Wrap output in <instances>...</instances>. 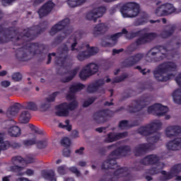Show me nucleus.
Instances as JSON below:
<instances>
[{"label":"nucleus","instance_id":"f257e3e1","mask_svg":"<svg viewBox=\"0 0 181 181\" xmlns=\"http://www.w3.org/2000/svg\"><path fill=\"white\" fill-rule=\"evenodd\" d=\"M86 86L83 83H74L69 88L66 99L71 101L69 103H64L57 106L55 112L57 117H69L70 111H74L78 107V102L76 100V93L81 91Z\"/></svg>","mask_w":181,"mask_h":181},{"label":"nucleus","instance_id":"f03ea898","mask_svg":"<svg viewBox=\"0 0 181 181\" xmlns=\"http://www.w3.org/2000/svg\"><path fill=\"white\" fill-rule=\"evenodd\" d=\"M78 39H81V34L80 33H74L69 39L68 43L71 45V50L74 52V50H81L77 56L76 59L78 62H84V60H87V59H90L91 56H95L98 53V48L95 47H90L88 44L83 45L79 48H76L77 47V40Z\"/></svg>","mask_w":181,"mask_h":181},{"label":"nucleus","instance_id":"7ed1b4c3","mask_svg":"<svg viewBox=\"0 0 181 181\" xmlns=\"http://www.w3.org/2000/svg\"><path fill=\"white\" fill-rule=\"evenodd\" d=\"M175 71H177V64L167 62L159 64L153 71V75L157 81H168L174 78Z\"/></svg>","mask_w":181,"mask_h":181},{"label":"nucleus","instance_id":"20e7f679","mask_svg":"<svg viewBox=\"0 0 181 181\" xmlns=\"http://www.w3.org/2000/svg\"><path fill=\"white\" fill-rule=\"evenodd\" d=\"M180 42H168L164 46H158L151 48L147 53V57H152L156 62H160L166 57L168 52H176L180 47Z\"/></svg>","mask_w":181,"mask_h":181},{"label":"nucleus","instance_id":"39448f33","mask_svg":"<svg viewBox=\"0 0 181 181\" xmlns=\"http://www.w3.org/2000/svg\"><path fill=\"white\" fill-rule=\"evenodd\" d=\"M45 49L46 47L43 45L27 42L24 47L16 51V57L21 62H25L28 60L30 53H33V54H40V53L45 52Z\"/></svg>","mask_w":181,"mask_h":181},{"label":"nucleus","instance_id":"423d86ee","mask_svg":"<svg viewBox=\"0 0 181 181\" xmlns=\"http://www.w3.org/2000/svg\"><path fill=\"white\" fill-rule=\"evenodd\" d=\"M160 158L156 154L148 155L141 160V165H156L155 167L151 168L150 170L146 171L147 175L153 176L160 173V171L165 165L162 163H159Z\"/></svg>","mask_w":181,"mask_h":181},{"label":"nucleus","instance_id":"0eeeda50","mask_svg":"<svg viewBox=\"0 0 181 181\" xmlns=\"http://www.w3.org/2000/svg\"><path fill=\"white\" fill-rule=\"evenodd\" d=\"M127 39H134V37H139L136 40V46H141V45H145L148 42H152L154 39L158 37V34L156 33H147L146 30H141L140 31L126 33Z\"/></svg>","mask_w":181,"mask_h":181},{"label":"nucleus","instance_id":"6e6552de","mask_svg":"<svg viewBox=\"0 0 181 181\" xmlns=\"http://www.w3.org/2000/svg\"><path fill=\"white\" fill-rule=\"evenodd\" d=\"M48 23L45 21L42 23H40V25H36L32 28H28L24 30L23 32L16 37L17 40H30L32 39V35H39L41 32H43L45 29L47 28Z\"/></svg>","mask_w":181,"mask_h":181},{"label":"nucleus","instance_id":"1a4fd4ad","mask_svg":"<svg viewBox=\"0 0 181 181\" xmlns=\"http://www.w3.org/2000/svg\"><path fill=\"white\" fill-rule=\"evenodd\" d=\"M160 139V135L157 134L155 136L150 137L147 139L148 144H141L137 145L134 148V153L136 156H141L144 153H146L148 151L153 149V144H156Z\"/></svg>","mask_w":181,"mask_h":181},{"label":"nucleus","instance_id":"9d476101","mask_svg":"<svg viewBox=\"0 0 181 181\" xmlns=\"http://www.w3.org/2000/svg\"><path fill=\"white\" fill-rule=\"evenodd\" d=\"M160 139V135L157 134L155 136L150 137L147 139L148 144H141L137 145L134 148V153L136 156H141L144 153H146L148 151L153 149V144H156Z\"/></svg>","mask_w":181,"mask_h":181},{"label":"nucleus","instance_id":"9b49d317","mask_svg":"<svg viewBox=\"0 0 181 181\" xmlns=\"http://www.w3.org/2000/svg\"><path fill=\"white\" fill-rule=\"evenodd\" d=\"M69 55V47L66 45H63L61 48L59 49L57 54L56 53H51L48 55V61L47 64H50L52 62V56L55 58V63L59 66H63L64 61L67 59Z\"/></svg>","mask_w":181,"mask_h":181},{"label":"nucleus","instance_id":"f8f14e48","mask_svg":"<svg viewBox=\"0 0 181 181\" xmlns=\"http://www.w3.org/2000/svg\"><path fill=\"white\" fill-rule=\"evenodd\" d=\"M162 127V122L160 120H154L153 122L147 124L144 126H141L138 129L137 132L143 136H148L152 135L154 132H156L158 129Z\"/></svg>","mask_w":181,"mask_h":181},{"label":"nucleus","instance_id":"ddd939ff","mask_svg":"<svg viewBox=\"0 0 181 181\" xmlns=\"http://www.w3.org/2000/svg\"><path fill=\"white\" fill-rule=\"evenodd\" d=\"M139 13V4L134 2L127 3L122 8L123 18H135Z\"/></svg>","mask_w":181,"mask_h":181},{"label":"nucleus","instance_id":"4468645a","mask_svg":"<svg viewBox=\"0 0 181 181\" xmlns=\"http://www.w3.org/2000/svg\"><path fill=\"white\" fill-rule=\"evenodd\" d=\"M151 101H152V97L151 96H146L140 100H135L132 103L131 105H129L127 111H129V112L133 113L139 112V111H141L142 108L148 105V104H149Z\"/></svg>","mask_w":181,"mask_h":181},{"label":"nucleus","instance_id":"2eb2a0df","mask_svg":"<svg viewBox=\"0 0 181 181\" xmlns=\"http://www.w3.org/2000/svg\"><path fill=\"white\" fill-rule=\"evenodd\" d=\"M106 11L107 8L104 6L94 8L86 13V19H87V21H93L95 23L97 22V19L103 18V16L105 13Z\"/></svg>","mask_w":181,"mask_h":181},{"label":"nucleus","instance_id":"dca6fc26","mask_svg":"<svg viewBox=\"0 0 181 181\" xmlns=\"http://www.w3.org/2000/svg\"><path fill=\"white\" fill-rule=\"evenodd\" d=\"M169 111L168 107L162 105L160 103H156L148 107V112L153 114L157 117H163Z\"/></svg>","mask_w":181,"mask_h":181},{"label":"nucleus","instance_id":"f3484780","mask_svg":"<svg viewBox=\"0 0 181 181\" xmlns=\"http://www.w3.org/2000/svg\"><path fill=\"white\" fill-rule=\"evenodd\" d=\"M145 55L142 53H137L127 58L122 63L124 67H133L135 64H138Z\"/></svg>","mask_w":181,"mask_h":181},{"label":"nucleus","instance_id":"a211bd4d","mask_svg":"<svg viewBox=\"0 0 181 181\" xmlns=\"http://www.w3.org/2000/svg\"><path fill=\"white\" fill-rule=\"evenodd\" d=\"M127 33H128V30L124 28L122 30V33H117L106 39V40H112V42L103 40L101 42V45L103 46V47H113V46H115V45L117 44V40H118V37H121V36H122V34H127Z\"/></svg>","mask_w":181,"mask_h":181},{"label":"nucleus","instance_id":"6ab92c4d","mask_svg":"<svg viewBox=\"0 0 181 181\" xmlns=\"http://www.w3.org/2000/svg\"><path fill=\"white\" fill-rule=\"evenodd\" d=\"M164 132L166 138L172 139L175 136L181 135V127L179 125H169L165 129Z\"/></svg>","mask_w":181,"mask_h":181},{"label":"nucleus","instance_id":"aec40b11","mask_svg":"<svg viewBox=\"0 0 181 181\" xmlns=\"http://www.w3.org/2000/svg\"><path fill=\"white\" fill-rule=\"evenodd\" d=\"M6 125L10 127L8 129V134L10 136H13L14 138H17V136H21V128L19 127L16 126V122L13 119L8 120L6 122Z\"/></svg>","mask_w":181,"mask_h":181},{"label":"nucleus","instance_id":"412c9836","mask_svg":"<svg viewBox=\"0 0 181 181\" xmlns=\"http://www.w3.org/2000/svg\"><path fill=\"white\" fill-rule=\"evenodd\" d=\"M69 25H70V19L66 18L62 20L52 26L49 31V35H51V36H54L56 33H58V32H60V30H63V29H64L66 26H69Z\"/></svg>","mask_w":181,"mask_h":181},{"label":"nucleus","instance_id":"4be33fe9","mask_svg":"<svg viewBox=\"0 0 181 181\" xmlns=\"http://www.w3.org/2000/svg\"><path fill=\"white\" fill-rule=\"evenodd\" d=\"M60 94V92H54L52 95H50L48 98H47L45 100H43L40 105V110L42 111H47L50 107H52L51 103L54 101L56 97Z\"/></svg>","mask_w":181,"mask_h":181},{"label":"nucleus","instance_id":"5701e85b","mask_svg":"<svg viewBox=\"0 0 181 181\" xmlns=\"http://www.w3.org/2000/svg\"><path fill=\"white\" fill-rule=\"evenodd\" d=\"M127 136H128V132H127L122 133L110 132L105 139V142H107V144H111L112 142H115L116 141H118L119 139L127 138Z\"/></svg>","mask_w":181,"mask_h":181},{"label":"nucleus","instance_id":"b1692460","mask_svg":"<svg viewBox=\"0 0 181 181\" xmlns=\"http://www.w3.org/2000/svg\"><path fill=\"white\" fill-rule=\"evenodd\" d=\"M108 31V25L105 23H100L95 25L92 30V35L97 37L100 35H104L105 32Z\"/></svg>","mask_w":181,"mask_h":181},{"label":"nucleus","instance_id":"393cba45","mask_svg":"<svg viewBox=\"0 0 181 181\" xmlns=\"http://www.w3.org/2000/svg\"><path fill=\"white\" fill-rule=\"evenodd\" d=\"M166 148L168 151H180L181 149V137H176L169 141L166 144Z\"/></svg>","mask_w":181,"mask_h":181},{"label":"nucleus","instance_id":"a878e982","mask_svg":"<svg viewBox=\"0 0 181 181\" xmlns=\"http://www.w3.org/2000/svg\"><path fill=\"white\" fill-rule=\"evenodd\" d=\"M54 8V4L52 1H48L43 5L38 11V15L40 18H43L52 12V9Z\"/></svg>","mask_w":181,"mask_h":181},{"label":"nucleus","instance_id":"bb28decb","mask_svg":"<svg viewBox=\"0 0 181 181\" xmlns=\"http://www.w3.org/2000/svg\"><path fill=\"white\" fill-rule=\"evenodd\" d=\"M103 84H105L104 79H98L95 82H93L88 86L87 92L89 93V94L97 93L100 87H102Z\"/></svg>","mask_w":181,"mask_h":181},{"label":"nucleus","instance_id":"cd10ccee","mask_svg":"<svg viewBox=\"0 0 181 181\" xmlns=\"http://www.w3.org/2000/svg\"><path fill=\"white\" fill-rule=\"evenodd\" d=\"M21 108L22 105L18 103H15L7 110L6 117H8V118H13V117H16Z\"/></svg>","mask_w":181,"mask_h":181},{"label":"nucleus","instance_id":"c85d7f7f","mask_svg":"<svg viewBox=\"0 0 181 181\" xmlns=\"http://www.w3.org/2000/svg\"><path fill=\"white\" fill-rule=\"evenodd\" d=\"M175 25H168L165 29L161 32L160 36L163 39H168V37L172 36L175 33Z\"/></svg>","mask_w":181,"mask_h":181},{"label":"nucleus","instance_id":"c756f323","mask_svg":"<svg viewBox=\"0 0 181 181\" xmlns=\"http://www.w3.org/2000/svg\"><path fill=\"white\" fill-rule=\"evenodd\" d=\"M19 121L21 124H28V122L30 121V113L29 111L24 110L21 112L19 117Z\"/></svg>","mask_w":181,"mask_h":181},{"label":"nucleus","instance_id":"7c9ffc66","mask_svg":"<svg viewBox=\"0 0 181 181\" xmlns=\"http://www.w3.org/2000/svg\"><path fill=\"white\" fill-rule=\"evenodd\" d=\"M105 117H107V112L105 110H102L93 115V119L95 122L100 124L104 121V118H105Z\"/></svg>","mask_w":181,"mask_h":181},{"label":"nucleus","instance_id":"2f4dec72","mask_svg":"<svg viewBox=\"0 0 181 181\" xmlns=\"http://www.w3.org/2000/svg\"><path fill=\"white\" fill-rule=\"evenodd\" d=\"M80 70V66H76L75 67L74 69H72L70 72H69V76L66 77V78H63L62 79V83H69V81H71V80L73 78H74V77H76V76L77 75V73H78Z\"/></svg>","mask_w":181,"mask_h":181},{"label":"nucleus","instance_id":"473e14b6","mask_svg":"<svg viewBox=\"0 0 181 181\" xmlns=\"http://www.w3.org/2000/svg\"><path fill=\"white\" fill-rule=\"evenodd\" d=\"M148 14L144 13L141 18H137L134 22V26H141L142 25H145V23H148Z\"/></svg>","mask_w":181,"mask_h":181},{"label":"nucleus","instance_id":"72a5a7b5","mask_svg":"<svg viewBox=\"0 0 181 181\" xmlns=\"http://www.w3.org/2000/svg\"><path fill=\"white\" fill-rule=\"evenodd\" d=\"M148 14L144 13L141 18H137L134 22V26H141L142 25H145V23H148Z\"/></svg>","mask_w":181,"mask_h":181},{"label":"nucleus","instance_id":"f704fd0d","mask_svg":"<svg viewBox=\"0 0 181 181\" xmlns=\"http://www.w3.org/2000/svg\"><path fill=\"white\" fill-rule=\"evenodd\" d=\"M162 176L159 177L160 181H167L170 180V179H173L175 177V175H173V173L170 170V172H166L165 170L161 171Z\"/></svg>","mask_w":181,"mask_h":181},{"label":"nucleus","instance_id":"c9c22d12","mask_svg":"<svg viewBox=\"0 0 181 181\" xmlns=\"http://www.w3.org/2000/svg\"><path fill=\"white\" fill-rule=\"evenodd\" d=\"M90 76L93 75L91 74L88 68H87V66L86 65L80 71L79 77L81 80H86V78H88V77H90Z\"/></svg>","mask_w":181,"mask_h":181},{"label":"nucleus","instance_id":"e433bc0d","mask_svg":"<svg viewBox=\"0 0 181 181\" xmlns=\"http://www.w3.org/2000/svg\"><path fill=\"white\" fill-rule=\"evenodd\" d=\"M86 68L89 70V72H90V74L92 76H94L96 73H98V69H100V66L98 64L92 62L89 63L86 65Z\"/></svg>","mask_w":181,"mask_h":181},{"label":"nucleus","instance_id":"4c0bfd02","mask_svg":"<svg viewBox=\"0 0 181 181\" xmlns=\"http://www.w3.org/2000/svg\"><path fill=\"white\" fill-rule=\"evenodd\" d=\"M162 7L163 8L164 11H165V15L168 16V15H171L175 12V7L172 4L166 3L164 4H161Z\"/></svg>","mask_w":181,"mask_h":181},{"label":"nucleus","instance_id":"58836bf2","mask_svg":"<svg viewBox=\"0 0 181 181\" xmlns=\"http://www.w3.org/2000/svg\"><path fill=\"white\" fill-rule=\"evenodd\" d=\"M70 33H71V30H65L64 33V35L57 37L53 42L54 46H56V45H59V43H62V42L64 40L66 36H67V35H70Z\"/></svg>","mask_w":181,"mask_h":181},{"label":"nucleus","instance_id":"ea45409f","mask_svg":"<svg viewBox=\"0 0 181 181\" xmlns=\"http://www.w3.org/2000/svg\"><path fill=\"white\" fill-rule=\"evenodd\" d=\"M13 33H15V32L8 31L2 37H0V43H6V42H9L11 39H13V37H12Z\"/></svg>","mask_w":181,"mask_h":181},{"label":"nucleus","instance_id":"a19ab883","mask_svg":"<svg viewBox=\"0 0 181 181\" xmlns=\"http://www.w3.org/2000/svg\"><path fill=\"white\" fill-rule=\"evenodd\" d=\"M173 98L176 104H181V88L177 89L173 93Z\"/></svg>","mask_w":181,"mask_h":181},{"label":"nucleus","instance_id":"79ce46f5","mask_svg":"<svg viewBox=\"0 0 181 181\" xmlns=\"http://www.w3.org/2000/svg\"><path fill=\"white\" fill-rule=\"evenodd\" d=\"M25 167L21 165H13L11 167V170L12 172H15L16 173H18V176H23L25 173H22L23 170H24Z\"/></svg>","mask_w":181,"mask_h":181},{"label":"nucleus","instance_id":"37998d69","mask_svg":"<svg viewBox=\"0 0 181 181\" xmlns=\"http://www.w3.org/2000/svg\"><path fill=\"white\" fill-rule=\"evenodd\" d=\"M87 0H68V5L71 8H76V6H80L83 4L86 3Z\"/></svg>","mask_w":181,"mask_h":181},{"label":"nucleus","instance_id":"c03bdc74","mask_svg":"<svg viewBox=\"0 0 181 181\" xmlns=\"http://www.w3.org/2000/svg\"><path fill=\"white\" fill-rule=\"evenodd\" d=\"M166 11L164 10L163 7L162 5L160 6H158L155 11L154 13L156 15V16L162 17V16H166Z\"/></svg>","mask_w":181,"mask_h":181},{"label":"nucleus","instance_id":"a18cd8bd","mask_svg":"<svg viewBox=\"0 0 181 181\" xmlns=\"http://www.w3.org/2000/svg\"><path fill=\"white\" fill-rule=\"evenodd\" d=\"M25 110H30V111H37L39 108L37 107V105L35 103V102H28L25 107Z\"/></svg>","mask_w":181,"mask_h":181},{"label":"nucleus","instance_id":"49530a36","mask_svg":"<svg viewBox=\"0 0 181 181\" xmlns=\"http://www.w3.org/2000/svg\"><path fill=\"white\" fill-rule=\"evenodd\" d=\"M42 177H44V179H48L49 180H52V179H54V171H43Z\"/></svg>","mask_w":181,"mask_h":181},{"label":"nucleus","instance_id":"de8ad7c7","mask_svg":"<svg viewBox=\"0 0 181 181\" xmlns=\"http://www.w3.org/2000/svg\"><path fill=\"white\" fill-rule=\"evenodd\" d=\"M57 173H59V175H60L61 176L66 175L67 173V165H63L58 166L57 168Z\"/></svg>","mask_w":181,"mask_h":181},{"label":"nucleus","instance_id":"09e8293b","mask_svg":"<svg viewBox=\"0 0 181 181\" xmlns=\"http://www.w3.org/2000/svg\"><path fill=\"white\" fill-rule=\"evenodd\" d=\"M119 128L121 129H127L131 128V124H129L128 120H122L119 123Z\"/></svg>","mask_w":181,"mask_h":181},{"label":"nucleus","instance_id":"8fccbe9b","mask_svg":"<svg viewBox=\"0 0 181 181\" xmlns=\"http://www.w3.org/2000/svg\"><path fill=\"white\" fill-rule=\"evenodd\" d=\"M11 162L14 165H21V163H23V158L21 156H15L12 158Z\"/></svg>","mask_w":181,"mask_h":181},{"label":"nucleus","instance_id":"3c124183","mask_svg":"<svg viewBox=\"0 0 181 181\" xmlns=\"http://www.w3.org/2000/svg\"><path fill=\"white\" fill-rule=\"evenodd\" d=\"M35 145H37V147L39 149H43L44 148H46V146H47V141H46V140L37 141V140H36Z\"/></svg>","mask_w":181,"mask_h":181},{"label":"nucleus","instance_id":"603ef678","mask_svg":"<svg viewBox=\"0 0 181 181\" xmlns=\"http://www.w3.org/2000/svg\"><path fill=\"white\" fill-rule=\"evenodd\" d=\"M171 172L173 173L174 176H176V175H177V173H180V172H181V164H177V165H174L171 168Z\"/></svg>","mask_w":181,"mask_h":181},{"label":"nucleus","instance_id":"864d4df0","mask_svg":"<svg viewBox=\"0 0 181 181\" xmlns=\"http://www.w3.org/2000/svg\"><path fill=\"white\" fill-rule=\"evenodd\" d=\"M59 128H63L68 131H71V124H70L69 120H66L65 124H63V123H59Z\"/></svg>","mask_w":181,"mask_h":181},{"label":"nucleus","instance_id":"5fc2aeb1","mask_svg":"<svg viewBox=\"0 0 181 181\" xmlns=\"http://www.w3.org/2000/svg\"><path fill=\"white\" fill-rule=\"evenodd\" d=\"M23 144L24 146H32V145H36V138L24 140L23 141Z\"/></svg>","mask_w":181,"mask_h":181},{"label":"nucleus","instance_id":"6e6d98bb","mask_svg":"<svg viewBox=\"0 0 181 181\" xmlns=\"http://www.w3.org/2000/svg\"><path fill=\"white\" fill-rule=\"evenodd\" d=\"M94 101H95V98H90L84 100V102L83 103V108H87V107H90V105L91 104H93V103H94Z\"/></svg>","mask_w":181,"mask_h":181},{"label":"nucleus","instance_id":"4d7b16f0","mask_svg":"<svg viewBox=\"0 0 181 181\" xmlns=\"http://www.w3.org/2000/svg\"><path fill=\"white\" fill-rule=\"evenodd\" d=\"M25 162H26V163H35V162H36V158H35L33 155L28 154L25 158Z\"/></svg>","mask_w":181,"mask_h":181},{"label":"nucleus","instance_id":"13d9d810","mask_svg":"<svg viewBox=\"0 0 181 181\" xmlns=\"http://www.w3.org/2000/svg\"><path fill=\"white\" fill-rule=\"evenodd\" d=\"M11 78L13 81H21L22 80V74L16 72L12 74Z\"/></svg>","mask_w":181,"mask_h":181},{"label":"nucleus","instance_id":"bf43d9fd","mask_svg":"<svg viewBox=\"0 0 181 181\" xmlns=\"http://www.w3.org/2000/svg\"><path fill=\"white\" fill-rule=\"evenodd\" d=\"M61 144L62 145H63V146H70L71 141H70V139H69V137H64L61 140Z\"/></svg>","mask_w":181,"mask_h":181},{"label":"nucleus","instance_id":"052dcab7","mask_svg":"<svg viewBox=\"0 0 181 181\" xmlns=\"http://www.w3.org/2000/svg\"><path fill=\"white\" fill-rule=\"evenodd\" d=\"M29 127L30 128L31 131H33L35 134H38L39 135H42L43 134V132L39 128L35 127L33 124H29Z\"/></svg>","mask_w":181,"mask_h":181},{"label":"nucleus","instance_id":"680f3d73","mask_svg":"<svg viewBox=\"0 0 181 181\" xmlns=\"http://www.w3.org/2000/svg\"><path fill=\"white\" fill-rule=\"evenodd\" d=\"M126 78H127V75L123 74L121 76L115 78L112 83H121V81H124V80Z\"/></svg>","mask_w":181,"mask_h":181},{"label":"nucleus","instance_id":"e2e57ef3","mask_svg":"<svg viewBox=\"0 0 181 181\" xmlns=\"http://www.w3.org/2000/svg\"><path fill=\"white\" fill-rule=\"evenodd\" d=\"M144 119H142L141 117L135 119L132 124H130V127H138V125L141 124V122H142Z\"/></svg>","mask_w":181,"mask_h":181},{"label":"nucleus","instance_id":"0e129e2a","mask_svg":"<svg viewBox=\"0 0 181 181\" xmlns=\"http://www.w3.org/2000/svg\"><path fill=\"white\" fill-rule=\"evenodd\" d=\"M8 145H9V146H11V148H13L14 149L21 148V144H19L16 141H12L11 143L8 142Z\"/></svg>","mask_w":181,"mask_h":181},{"label":"nucleus","instance_id":"69168bd1","mask_svg":"<svg viewBox=\"0 0 181 181\" xmlns=\"http://www.w3.org/2000/svg\"><path fill=\"white\" fill-rule=\"evenodd\" d=\"M16 0H1V4L4 6H8L11 4L15 2Z\"/></svg>","mask_w":181,"mask_h":181},{"label":"nucleus","instance_id":"338daca9","mask_svg":"<svg viewBox=\"0 0 181 181\" xmlns=\"http://www.w3.org/2000/svg\"><path fill=\"white\" fill-rule=\"evenodd\" d=\"M23 173H24V175H27V176H33V175H35V170L28 168Z\"/></svg>","mask_w":181,"mask_h":181},{"label":"nucleus","instance_id":"774afa93","mask_svg":"<svg viewBox=\"0 0 181 181\" xmlns=\"http://www.w3.org/2000/svg\"><path fill=\"white\" fill-rule=\"evenodd\" d=\"M175 81H176L177 84L181 87V72L175 77Z\"/></svg>","mask_w":181,"mask_h":181}]
</instances>
